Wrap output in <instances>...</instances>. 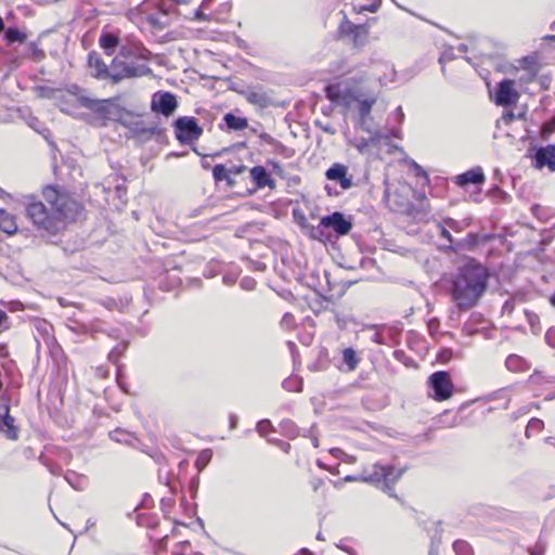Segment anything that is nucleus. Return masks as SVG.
Returning <instances> with one entry per match:
<instances>
[{
  "instance_id": "nucleus-1",
  "label": "nucleus",
  "mask_w": 555,
  "mask_h": 555,
  "mask_svg": "<svg viewBox=\"0 0 555 555\" xmlns=\"http://www.w3.org/2000/svg\"><path fill=\"white\" fill-rule=\"evenodd\" d=\"M42 196L49 207L36 196L29 195L26 197V216L38 230L57 234L65 228V220L72 217L76 203L52 184L43 186Z\"/></svg>"
},
{
  "instance_id": "nucleus-2",
  "label": "nucleus",
  "mask_w": 555,
  "mask_h": 555,
  "mask_svg": "<svg viewBox=\"0 0 555 555\" xmlns=\"http://www.w3.org/2000/svg\"><path fill=\"white\" fill-rule=\"evenodd\" d=\"M489 271L474 258L457 269L452 280V298L460 310H467L478 302L488 288Z\"/></svg>"
},
{
  "instance_id": "nucleus-3",
  "label": "nucleus",
  "mask_w": 555,
  "mask_h": 555,
  "mask_svg": "<svg viewBox=\"0 0 555 555\" xmlns=\"http://www.w3.org/2000/svg\"><path fill=\"white\" fill-rule=\"evenodd\" d=\"M79 105L91 112L87 121L95 127H107L109 124H120L122 117H139V114L126 108L120 104V96L107 99H94L81 96Z\"/></svg>"
},
{
  "instance_id": "nucleus-4",
  "label": "nucleus",
  "mask_w": 555,
  "mask_h": 555,
  "mask_svg": "<svg viewBox=\"0 0 555 555\" xmlns=\"http://www.w3.org/2000/svg\"><path fill=\"white\" fill-rule=\"evenodd\" d=\"M404 472L405 468L396 470L392 465L375 463L363 469L361 473V480L380 486L384 492L388 493L390 496L397 498L393 493V487Z\"/></svg>"
},
{
  "instance_id": "nucleus-5",
  "label": "nucleus",
  "mask_w": 555,
  "mask_h": 555,
  "mask_svg": "<svg viewBox=\"0 0 555 555\" xmlns=\"http://www.w3.org/2000/svg\"><path fill=\"white\" fill-rule=\"evenodd\" d=\"M109 70L111 74L108 81L112 85H118L124 79L141 77L151 73V68L146 64L127 63L118 56L112 60Z\"/></svg>"
},
{
  "instance_id": "nucleus-6",
  "label": "nucleus",
  "mask_w": 555,
  "mask_h": 555,
  "mask_svg": "<svg viewBox=\"0 0 555 555\" xmlns=\"http://www.w3.org/2000/svg\"><path fill=\"white\" fill-rule=\"evenodd\" d=\"M339 36L347 39L353 48L361 49L366 46L370 36V27L366 24H354L346 15L338 26Z\"/></svg>"
},
{
  "instance_id": "nucleus-7",
  "label": "nucleus",
  "mask_w": 555,
  "mask_h": 555,
  "mask_svg": "<svg viewBox=\"0 0 555 555\" xmlns=\"http://www.w3.org/2000/svg\"><path fill=\"white\" fill-rule=\"evenodd\" d=\"M427 385L429 388V397L441 402L448 400L453 395V383L448 371H437L429 375Z\"/></svg>"
},
{
  "instance_id": "nucleus-8",
  "label": "nucleus",
  "mask_w": 555,
  "mask_h": 555,
  "mask_svg": "<svg viewBox=\"0 0 555 555\" xmlns=\"http://www.w3.org/2000/svg\"><path fill=\"white\" fill-rule=\"evenodd\" d=\"M176 139L182 145L192 144L203 133V128L193 116H180L173 124Z\"/></svg>"
},
{
  "instance_id": "nucleus-9",
  "label": "nucleus",
  "mask_w": 555,
  "mask_h": 555,
  "mask_svg": "<svg viewBox=\"0 0 555 555\" xmlns=\"http://www.w3.org/2000/svg\"><path fill=\"white\" fill-rule=\"evenodd\" d=\"M322 225L327 227L334 234V243L337 238L347 235L353 227V217L346 216L341 211H334L322 217Z\"/></svg>"
},
{
  "instance_id": "nucleus-10",
  "label": "nucleus",
  "mask_w": 555,
  "mask_h": 555,
  "mask_svg": "<svg viewBox=\"0 0 555 555\" xmlns=\"http://www.w3.org/2000/svg\"><path fill=\"white\" fill-rule=\"evenodd\" d=\"M179 106L178 98L170 91H156L152 94L151 111L164 117H170Z\"/></svg>"
},
{
  "instance_id": "nucleus-11",
  "label": "nucleus",
  "mask_w": 555,
  "mask_h": 555,
  "mask_svg": "<svg viewBox=\"0 0 555 555\" xmlns=\"http://www.w3.org/2000/svg\"><path fill=\"white\" fill-rule=\"evenodd\" d=\"M518 99L519 94L516 91L512 79L505 78L498 83L493 96V101L496 105L508 107L515 104Z\"/></svg>"
},
{
  "instance_id": "nucleus-12",
  "label": "nucleus",
  "mask_w": 555,
  "mask_h": 555,
  "mask_svg": "<svg viewBox=\"0 0 555 555\" xmlns=\"http://www.w3.org/2000/svg\"><path fill=\"white\" fill-rule=\"evenodd\" d=\"M324 176L328 181L338 184L341 191H347L353 186L349 169L341 163H334L325 170Z\"/></svg>"
},
{
  "instance_id": "nucleus-13",
  "label": "nucleus",
  "mask_w": 555,
  "mask_h": 555,
  "mask_svg": "<svg viewBox=\"0 0 555 555\" xmlns=\"http://www.w3.org/2000/svg\"><path fill=\"white\" fill-rule=\"evenodd\" d=\"M299 227L305 235L310 240L319 241L323 244H334V234L328 231L327 227L322 225V218L318 225H313L307 222L306 217L302 216V222Z\"/></svg>"
},
{
  "instance_id": "nucleus-14",
  "label": "nucleus",
  "mask_w": 555,
  "mask_h": 555,
  "mask_svg": "<svg viewBox=\"0 0 555 555\" xmlns=\"http://www.w3.org/2000/svg\"><path fill=\"white\" fill-rule=\"evenodd\" d=\"M1 400L3 403L0 404V431H3L9 440L15 441L18 439V427L15 426V420L10 414L9 400H4L3 397Z\"/></svg>"
},
{
  "instance_id": "nucleus-15",
  "label": "nucleus",
  "mask_w": 555,
  "mask_h": 555,
  "mask_svg": "<svg viewBox=\"0 0 555 555\" xmlns=\"http://www.w3.org/2000/svg\"><path fill=\"white\" fill-rule=\"evenodd\" d=\"M532 159L535 168L547 167L550 171H555V144L537 147Z\"/></svg>"
},
{
  "instance_id": "nucleus-16",
  "label": "nucleus",
  "mask_w": 555,
  "mask_h": 555,
  "mask_svg": "<svg viewBox=\"0 0 555 555\" xmlns=\"http://www.w3.org/2000/svg\"><path fill=\"white\" fill-rule=\"evenodd\" d=\"M88 66L90 69V75L93 78L102 81H108L111 74V65L108 66L107 64H105V62L102 60L101 55L98 52H89Z\"/></svg>"
},
{
  "instance_id": "nucleus-17",
  "label": "nucleus",
  "mask_w": 555,
  "mask_h": 555,
  "mask_svg": "<svg viewBox=\"0 0 555 555\" xmlns=\"http://www.w3.org/2000/svg\"><path fill=\"white\" fill-rule=\"evenodd\" d=\"M485 180L486 177L481 167H474L454 177V183L461 188H466L469 184L481 185Z\"/></svg>"
},
{
  "instance_id": "nucleus-18",
  "label": "nucleus",
  "mask_w": 555,
  "mask_h": 555,
  "mask_svg": "<svg viewBox=\"0 0 555 555\" xmlns=\"http://www.w3.org/2000/svg\"><path fill=\"white\" fill-rule=\"evenodd\" d=\"M490 234H478L476 232H469L463 240L457 241L455 247H450L452 250H467L474 251L477 249L480 243H487L491 240Z\"/></svg>"
},
{
  "instance_id": "nucleus-19",
  "label": "nucleus",
  "mask_w": 555,
  "mask_h": 555,
  "mask_svg": "<svg viewBox=\"0 0 555 555\" xmlns=\"http://www.w3.org/2000/svg\"><path fill=\"white\" fill-rule=\"evenodd\" d=\"M145 20L153 29L158 31L167 28L171 24L169 11L163 7H160L156 12L146 14Z\"/></svg>"
},
{
  "instance_id": "nucleus-20",
  "label": "nucleus",
  "mask_w": 555,
  "mask_h": 555,
  "mask_svg": "<svg viewBox=\"0 0 555 555\" xmlns=\"http://www.w3.org/2000/svg\"><path fill=\"white\" fill-rule=\"evenodd\" d=\"M243 94L248 103L257 105L260 108H267L272 105V99L268 93L262 91L261 88H250Z\"/></svg>"
},
{
  "instance_id": "nucleus-21",
  "label": "nucleus",
  "mask_w": 555,
  "mask_h": 555,
  "mask_svg": "<svg viewBox=\"0 0 555 555\" xmlns=\"http://www.w3.org/2000/svg\"><path fill=\"white\" fill-rule=\"evenodd\" d=\"M270 172L263 166H255L250 169V178L255 183L254 189H249L246 192V195H253L257 190L266 188V184L269 183Z\"/></svg>"
},
{
  "instance_id": "nucleus-22",
  "label": "nucleus",
  "mask_w": 555,
  "mask_h": 555,
  "mask_svg": "<svg viewBox=\"0 0 555 555\" xmlns=\"http://www.w3.org/2000/svg\"><path fill=\"white\" fill-rule=\"evenodd\" d=\"M352 99L359 102V118L361 129L365 132H373V128L366 126V118L370 117L372 107L376 102L375 98L358 100V98L353 95Z\"/></svg>"
},
{
  "instance_id": "nucleus-23",
  "label": "nucleus",
  "mask_w": 555,
  "mask_h": 555,
  "mask_svg": "<svg viewBox=\"0 0 555 555\" xmlns=\"http://www.w3.org/2000/svg\"><path fill=\"white\" fill-rule=\"evenodd\" d=\"M109 438L118 443L132 448H137V442H139V439L134 436V434L122 428H116L112 430L109 433Z\"/></svg>"
},
{
  "instance_id": "nucleus-24",
  "label": "nucleus",
  "mask_w": 555,
  "mask_h": 555,
  "mask_svg": "<svg viewBox=\"0 0 555 555\" xmlns=\"http://www.w3.org/2000/svg\"><path fill=\"white\" fill-rule=\"evenodd\" d=\"M222 120L227 129L231 131H242L248 127V120L246 117L236 116L231 112L224 114Z\"/></svg>"
},
{
  "instance_id": "nucleus-25",
  "label": "nucleus",
  "mask_w": 555,
  "mask_h": 555,
  "mask_svg": "<svg viewBox=\"0 0 555 555\" xmlns=\"http://www.w3.org/2000/svg\"><path fill=\"white\" fill-rule=\"evenodd\" d=\"M505 366L511 372L521 373L530 369V363L518 354H509L505 360Z\"/></svg>"
},
{
  "instance_id": "nucleus-26",
  "label": "nucleus",
  "mask_w": 555,
  "mask_h": 555,
  "mask_svg": "<svg viewBox=\"0 0 555 555\" xmlns=\"http://www.w3.org/2000/svg\"><path fill=\"white\" fill-rule=\"evenodd\" d=\"M101 48L106 55H113L120 42L119 37L112 33H103L99 39Z\"/></svg>"
},
{
  "instance_id": "nucleus-27",
  "label": "nucleus",
  "mask_w": 555,
  "mask_h": 555,
  "mask_svg": "<svg viewBox=\"0 0 555 555\" xmlns=\"http://www.w3.org/2000/svg\"><path fill=\"white\" fill-rule=\"evenodd\" d=\"M119 125L128 129L132 138L137 140L142 138V132H144V122L142 120H134V117H122Z\"/></svg>"
},
{
  "instance_id": "nucleus-28",
  "label": "nucleus",
  "mask_w": 555,
  "mask_h": 555,
  "mask_svg": "<svg viewBox=\"0 0 555 555\" xmlns=\"http://www.w3.org/2000/svg\"><path fill=\"white\" fill-rule=\"evenodd\" d=\"M0 230L10 235L17 231L15 217L2 208H0Z\"/></svg>"
},
{
  "instance_id": "nucleus-29",
  "label": "nucleus",
  "mask_w": 555,
  "mask_h": 555,
  "mask_svg": "<svg viewBox=\"0 0 555 555\" xmlns=\"http://www.w3.org/2000/svg\"><path fill=\"white\" fill-rule=\"evenodd\" d=\"M4 35L3 39L8 46L14 44V43H24L27 39V35L25 31L16 28V27H8L4 28Z\"/></svg>"
},
{
  "instance_id": "nucleus-30",
  "label": "nucleus",
  "mask_w": 555,
  "mask_h": 555,
  "mask_svg": "<svg viewBox=\"0 0 555 555\" xmlns=\"http://www.w3.org/2000/svg\"><path fill=\"white\" fill-rule=\"evenodd\" d=\"M279 427L281 434L288 439H295L299 436V427L292 420H282Z\"/></svg>"
},
{
  "instance_id": "nucleus-31",
  "label": "nucleus",
  "mask_w": 555,
  "mask_h": 555,
  "mask_svg": "<svg viewBox=\"0 0 555 555\" xmlns=\"http://www.w3.org/2000/svg\"><path fill=\"white\" fill-rule=\"evenodd\" d=\"M343 360L349 371H354L359 364V357L352 347L343 350Z\"/></svg>"
},
{
  "instance_id": "nucleus-32",
  "label": "nucleus",
  "mask_w": 555,
  "mask_h": 555,
  "mask_svg": "<svg viewBox=\"0 0 555 555\" xmlns=\"http://www.w3.org/2000/svg\"><path fill=\"white\" fill-rule=\"evenodd\" d=\"M444 223L454 232H461L472 223V218H465L463 220H455L452 218H446Z\"/></svg>"
},
{
  "instance_id": "nucleus-33",
  "label": "nucleus",
  "mask_w": 555,
  "mask_h": 555,
  "mask_svg": "<svg viewBox=\"0 0 555 555\" xmlns=\"http://www.w3.org/2000/svg\"><path fill=\"white\" fill-rule=\"evenodd\" d=\"M128 347V343H120L116 345L108 353V360L113 364H117L120 358L124 356L126 349Z\"/></svg>"
},
{
  "instance_id": "nucleus-34",
  "label": "nucleus",
  "mask_w": 555,
  "mask_h": 555,
  "mask_svg": "<svg viewBox=\"0 0 555 555\" xmlns=\"http://www.w3.org/2000/svg\"><path fill=\"white\" fill-rule=\"evenodd\" d=\"M37 332L41 335L46 343L53 340L54 337L51 334L52 325L46 321H39L36 324Z\"/></svg>"
},
{
  "instance_id": "nucleus-35",
  "label": "nucleus",
  "mask_w": 555,
  "mask_h": 555,
  "mask_svg": "<svg viewBox=\"0 0 555 555\" xmlns=\"http://www.w3.org/2000/svg\"><path fill=\"white\" fill-rule=\"evenodd\" d=\"M282 387L286 391L300 392L302 390V380L298 377H288L283 380Z\"/></svg>"
},
{
  "instance_id": "nucleus-36",
  "label": "nucleus",
  "mask_w": 555,
  "mask_h": 555,
  "mask_svg": "<svg viewBox=\"0 0 555 555\" xmlns=\"http://www.w3.org/2000/svg\"><path fill=\"white\" fill-rule=\"evenodd\" d=\"M163 129L156 125L152 127L144 126V132H142V138H140V141L145 142L153 138L158 139L159 137H163Z\"/></svg>"
},
{
  "instance_id": "nucleus-37",
  "label": "nucleus",
  "mask_w": 555,
  "mask_h": 555,
  "mask_svg": "<svg viewBox=\"0 0 555 555\" xmlns=\"http://www.w3.org/2000/svg\"><path fill=\"white\" fill-rule=\"evenodd\" d=\"M372 134L370 138L365 139L362 138L359 144L357 145V149L362 152L365 147H367L371 143H374L378 141L380 138H383V133L377 128H373V132H369Z\"/></svg>"
},
{
  "instance_id": "nucleus-38",
  "label": "nucleus",
  "mask_w": 555,
  "mask_h": 555,
  "mask_svg": "<svg viewBox=\"0 0 555 555\" xmlns=\"http://www.w3.org/2000/svg\"><path fill=\"white\" fill-rule=\"evenodd\" d=\"M326 96L332 102H339L346 100V93L343 92L338 87L336 86H327L325 89Z\"/></svg>"
},
{
  "instance_id": "nucleus-39",
  "label": "nucleus",
  "mask_w": 555,
  "mask_h": 555,
  "mask_svg": "<svg viewBox=\"0 0 555 555\" xmlns=\"http://www.w3.org/2000/svg\"><path fill=\"white\" fill-rule=\"evenodd\" d=\"M211 457H212V451L210 449H205L199 452V454L197 455V459L195 461V465H196V468L198 469V472H202L207 466V464L210 462Z\"/></svg>"
},
{
  "instance_id": "nucleus-40",
  "label": "nucleus",
  "mask_w": 555,
  "mask_h": 555,
  "mask_svg": "<svg viewBox=\"0 0 555 555\" xmlns=\"http://www.w3.org/2000/svg\"><path fill=\"white\" fill-rule=\"evenodd\" d=\"M529 382L531 384L542 385V384H555V377L554 376H545L540 371H534L533 374L529 376Z\"/></svg>"
},
{
  "instance_id": "nucleus-41",
  "label": "nucleus",
  "mask_w": 555,
  "mask_h": 555,
  "mask_svg": "<svg viewBox=\"0 0 555 555\" xmlns=\"http://www.w3.org/2000/svg\"><path fill=\"white\" fill-rule=\"evenodd\" d=\"M212 178L216 183L224 181L228 178L229 170L223 164H216L212 169Z\"/></svg>"
},
{
  "instance_id": "nucleus-42",
  "label": "nucleus",
  "mask_w": 555,
  "mask_h": 555,
  "mask_svg": "<svg viewBox=\"0 0 555 555\" xmlns=\"http://www.w3.org/2000/svg\"><path fill=\"white\" fill-rule=\"evenodd\" d=\"M544 428L542 420L532 417L526 427V436L529 438L532 433H540Z\"/></svg>"
},
{
  "instance_id": "nucleus-43",
  "label": "nucleus",
  "mask_w": 555,
  "mask_h": 555,
  "mask_svg": "<svg viewBox=\"0 0 555 555\" xmlns=\"http://www.w3.org/2000/svg\"><path fill=\"white\" fill-rule=\"evenodd\" d=\"M453 550L456 555H472L470 545L463 540H456L453 543Z\"/></svg>"
},
{
  "instance_id": "nucleus-44",
  "label": "nucleus",
  "mask_w": 555,
  "mask_h": 555,
  "mask_svg": "<svg viewBox=\"0 0 555 555\" xmlns=\"http://www.w3.org/2000/svg\"><path fill=\"white\" fill-rule=\"evenodd\" d=\"M274 151L283 156L284 158H292L295 155V150L284 145L282 142L278 141L274 145Z\"/></svg>"
},
{
  "instance_id": "nucleus-45",
  "label": "nucleus",
  "mask_w": 555,
  "mask_h": 555,
  "mask_svg": "<svg viewBox=\"0 0 555 555\" xmlns=\"http://www.w3.org/2000/svg\"><path fill=\"white\" fill-rule=\"evenodd\" d=\"M555 131V116L545 121L541 127V137L546 140Z\"/></svg>"
},
{
  "instance_id": "nucleus-46",
  "label": "nucleus",
  "mask_w": 555,
  "mask_h": 555,
  "mask_svg": "<svg viewBox=\"0 0 555 555\" xmlns=\"http://www.w3.org/2000/svg\"><path fill=\"white\" fill-rule=\"evenodd\" d=\"M380 5H382V0H374L373 2H371L369 4H362V5H359V7H354V10L358 13H362V12H365V11L375 13V12H377L379 10Z\"/></svg>"
},
{
  "instance_id": "nucleus-47",
  "label": "nucleus",
  "mask_w": 555,
  "mask_h": 555,
  "mask_svg": "<svg viewBox=\"0 0 555 555\" xmlns=\"http://www.w3.org/2000/svg\"><path fill=\"white\" fill-rule=\"evenodd\" d=\"M456 57V55L454 54V51H453V48H447L440 55L439 57V63L441 64L442 66V73H444V64L447 62H450L452 60H454Z\"/></svg>"
},
{
  "instance_id": "nucleus-48",
  "label": "nucleus",
  "mask_w": 555,
  "mask_h": 555,
  "mask_svg": "<svg viewBox=\"0 0 555 555\" xmlns=\"http://www.w3.org/2000/svg\"><path fill=\"white\" fill-rule=\"evenodd\" d=\"M268 165L272 167V171L274 175L280 177L281 179H288L284 168L276 160H268Z\"/></svg>"
},
{
  "instance_id": "nucleus-49",
  "label": "nucleus",
  "mask_w": 555,
  "mask_h": 555,
  "mask_svg": "<svg viewBox=\"0 0 555 555\" xmlns=\"http://www.w3.org/2000/svg\"><path fill=\"white\" fill-rule=\"evenodd\" d=\"M257 285V282L254 278L251 276H244L241 281H240V286L245 289V291H253L255 289Z\"/></svg>"
},
{
  "instance_id": "nucleus-50",
  "label": "nucleus",
  "mask_w": 555,
  "mask_h": 555,
  "mask_svg": "<svg viewBox=\"0 0 555 555\" xmlns=\"http://www.w3.org/2000/svg\"><path fill=\"white\" fill-rule=\"evenodd\" d=\"M257 430L266 436L269 430H273V426L269 420H261L257 423Z\"/></svg>"
},
{
  "instance_id": "nucleus-51",
  "label": "nucleus",
  "mask_w": 555,
  "mask_h": 555,
  "mask_svg": "<svg viewBox=\"0 0 555 555\" xmlns=\"http://www.w3.org/2000/svg\"><path fill=\"white\" fill-rule=\"evenodd\" d=\"M11 324L9 322V315L5 310L0 308V334L8 331Z\"/></svg>"
},
{
  "instance_id": "nucleus-52",
  "label": "nucleus",
  "mask_w": 555,
  "mask_h": 555,
  "mask_svg": "<svg viewBox=\"0 0 555 555\" xmlns=\"http://www.w3.org/2000/svg\"><path fill=\"white\" fill-rule=\"evenodd\" d=\"M67 91L69 94L75 95L77 98L78 102L81 96H89L88 94H86L85 90L81 87H79L78 85H75V83L70 85L67 88Z\"/></svg>"
},
{
  "instance_id": "nucleus-53",
  "label": "nucleus",
  "mask_w": 555,
  "mask_h": 555,
  "mask_svg": "<svg viewBox=\"0 0 555 555\" xmlns=\"http://www.w3.org/2000/svg\"><path fill=\"white\" fill-rule=\"evenodd\" d=\"M65 480L76 490H80L81 488L76 485V480L80 477L75 472H67L64 476Z\"/></svg>"
},
{
  "instance_id": "nucleus-54",
  "label": "nucleus",
  "mask_w": 555,
  "mask_h": 555,
  "mask_svg": "<svg viewBox=\"0 0 555 555\" xmlns=\"http://www.w3.org/2000/svg\"><path fill=\"white\" fill-rule=\"evenodd\" d=\"M158 479L162 483L168 486L171 490V492L175 491L173 486L171 485L170 475L168 473H163V469L160 468L158 472Z\"/></svg>"
},
{
  "instance_id": "nucleus-55",
  "label": "nucleus",
  "mask_w": 555,
  "mask_h": 555,
  "mask_svg": "<svg viewBox=\"0 0 555 555\" xmlns=\"http://www.w3.org/2000/svg\"><path fill=\"white\" fill-rule=\"evenodd\" d=\"M194 21H197V22H210L211 21V16L209 14H206L202 11V8H198L197 10H195L194 12V17H193Z\"/></svg>"
},
{
  "instance_id": "nucleus-56",
  "label": "nucleus",
  "mask_w": 555,
  "mask_h": 555,
  "mask_svg": "<svg viewBox=\"0 0 555 555\" xmlns=\"http://www.w3.org/2000/svg\"><path fill=\"white\" fill-rule=\"evenodd\" d=\"M269 442L278 446L285 453H289V451H291V444L286 441H283L280 439H269Z\"/></svg>"
},
{
  "instance_id": "nucleus-57",
  "label": "nucleus",
  "mask_w": 555,
  "mask_h": 555,
  "mask_svg": "<svg viewBox=\"0 0 555 555\" xmlns=\"http://www.w3.org/2000/svg\"><path fill=\"white\" fill-rule=\"evenodd\" d=\"M545 341L550 347L555 348V327H551L545 333Z\"/></svg>"
},
{
  "instance_id": "nucleus-58",
  "label": "nucleus",
  "mask_w": 555,
  "mask_h": 555,
  "mask_svg": "<svg viewBox=\"0 0 555 555\" xmlns=\"http://www.w3.org/2000/svg\"><path fill=\"white\" fill-rule=\"evenodd\" d=\"M237 276L238 275L236 273H233V272L225 273L222 276V281H223V283L225 285H233L237 281Z\"/></svg>"
},
{
  "instance_id": "nucleus-59",
  "label": "nucleus",
  "mask_w": 555,
  "mask_h": 555,
  "mask_svg": "<svg viewBox=\"0 0 555 555\" xmlns=\"http://www.w3.org/2000/svg\"><path fill=\"white\" fill-rule=\"evenodd\" d=\"M40 124L39 120L36 117L31 118V121L29 122V126L37 131L38 133H41L46 137L44 132L49 133V130L47 128H39L37 125Z\"/></svg>"
},
{
  "instance_id": "nucleus-60",
  "label": "nucleus",
  "mask_w": 555,
  "mask_h": 555,
  "mask_svg": "<svg viewBox=\"0 0 555 555\" xmlns=\"http://www.w3.org/2000/svg\"><path fill=\"white\" fill-rule=\"evenodd\" d=\"M439 230H440V236L442 238L447 240L450 243L454 242L453 236L451 235L450 231L444 225L439 224Z\"/></svg>"
},
{
  "instance_id": "nucleus-61",
  "label": "nucleus",
  "mask_w": 555,
  "mask_h": 555,
  "mask_svg": "<svg viewBox=\"0 0 555 555\" xmlns=\"http://www.w3.org/2000/svg\"><path fill=\"white\" fill-rule=\"evenodd\" d=\"M246 169L247 167L245 165H233L230 168H228L229 175H240L244 172Z\"/></svg>"
},
{
  "instance_id": "nucleus-62",
  "label": "nucleus",
  "mask_w": 555,
  "mask_h": 555,
  "mask_svg": "<svg viewBox=\"0 0 555 555\" xmlns=\"http://www.w3.org/2000/svg\"><path fill=\"white\" fill-rule=\"evenodd\" d=\"M391 117L395 118L398 122H402L404 119V114L401 106H398L391 114Z\"/></svg>"
},
{
  "instance_id": "nucleus-63",
  "label": "nucleus",
  "mask_w": 555,
  "mask_h": 555,
  "mask_svg": "<svg viewBox=\"0 0 555 555\" xmlns=\"http://www.w3.org/2000/svg\"><path fill=\"white\" fill-rule=\"evenodd\" d=\"M101 331L102 330L95 323H90L89 325L83 326V332L90 333L91 335H94L95 333Z\"/></svg>"
},
{
  "instance_id": "nucleus-64",
  "label": "nucleus",
  "mask_w": 555,
  "mask_h": 555,
  "mask_svg": "<svg viewBox=\"0 0 555 555\" xmlns=\"http://www.w3.org/2000/svg\"><path fill=\"white\" fill-rule=\"evenodd\" d=\"M324 190L328 196L336 197L340 195V191H338L336 188L332 186L331 184H325Z\"/></svg>"
}]
</instances>
